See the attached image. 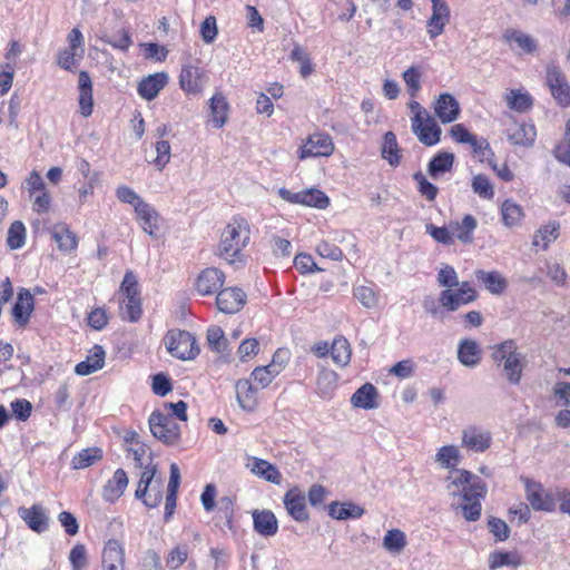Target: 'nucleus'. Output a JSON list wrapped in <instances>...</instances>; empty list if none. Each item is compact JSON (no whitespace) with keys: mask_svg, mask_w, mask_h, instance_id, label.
<instances>
[{"mask_svg":"<svg viewBox=\"0 0 570 570\" xmlns=\"http://www.w3.org/2000/svg\"><path fill=\"white\" fill-rule=\"evenodd\" d=\"M102 458V451L99 448H87L77 453L72 460L71 465L76 470L86 469Z\"/></svg>","mask_w":570,"mask_h":570,"instance_id":"nucleus-46","label":"nucleus"},{"mask_svg":"<svg viewBox=\"0 0 570 570\" xmlns=\"http://www.w3.org/2000/svg\"><path fill=\"white\" fill-rule=\"evenodd\" d=\"M72 570H83L88 566V553L85 544L77 543L69 553Z\"/></svg>","mask_w":570,"mask_h":570,"instance_id":"nucleus-58","label":"nucleus"},{"mask_svg":"<svg viewBox=\"0 0 570 570\" xmlns=\"http://www.w3.org/2000/svg\"><path fill=\"white\" fill-rule=\"evenodd\" d=\"M245 293L235 287L225 288L218 292L216 297L217 307L226 314L238 312L245 303Z\"/></svg>","mask_w":570,"mask_h":570,"instance_id":"nucleus-19","label":"nucleus"},{"mask_svg":"<svg viewBox=\"0 0 570 570\" xmlns=\"http://www.w3.org/2000/svg\"><path fill=\"white\" fill-rule=\"evenodd\" d=\"M472 190L479 197L483 199H492L494 196V189L490 179L484 175H476L472 179Z\"/></svg>","mask_w":570,"mask_h":570,"instance_id":"nucleus-56","label":"nucleus"},{"mask_svg":"<svg viewBox=\"0 0 570 570\" xmlns=\"http://www.w3.org/2000/svg\"><path fill=\"white\" fill-rule=\"evenodd\" d=\"M454 240L458 239L463 244H471L473 235L478 227V220L474 216L464 215L461 222L452 220L449 223Z\"/></svg>","mask_w":570,"mask_h":570,"instance_id":"nucleus-26","label":"nucleus"},{"mask_svg":"<svg viewBox=\"0 0 570 570\" xmlns=\"http://www.w3.org/2000/svg\"><path fill=\"white\" fill-rule=\"evenodd\" d=\"M121 317L129 322H137L141 315V304L139 297L124 298L120 305Z\"/></svg>","mask_w":570,"mask_h":570,"instance_id":"nucleus-52","label":"nucleus"},{"mask_svg":"<svg viewBox=\"0 0 570 570\" xmlns=\"http://www.w3.org/2000/svg\"><path fill=\"white\" fill-rule=\"evenodd\" d=\"M287 513L297 522H305L309 514L306 508V497L298 489L288 490L283 499Z\"/></svg>","mask_w":570,"mask_h":570,"instance_id":"nucleus-16","label":"nucleus"},{"mask_svg":"<svg viewBox=\"0 0 570 570\" xmlns=\"http://www.w3.org/2000/svg\"><path fill=\"white\" fill-rule=\"evenodd\" d=\"M116 196L121 203L131 205L134 210L137 209L138 205L145 203V200L128 186H119L116 189Z\"/></svg>","mask_w":570,"mask_h":570,"instance_id":"nucleus-62","label":"nucleus"},{"mask_svg":"<svg viewBox=\"0 0 570 570\" xmlns=\"http://www.w3.org/2000/svg\"><path fill=\"white\" fill-rule=\"evenodd\" d=\"M225 275L215 267L204 269L196 279V291L198 294L206 296L215 294L224 284Z\"/></svg>","mask_w":570,"mask_h":570,"instance_id":"nucleus-17","label":"nucleus"},{"mask_svg":"<svg viewBox=\"0 0 570 570\" xmlns=\"http://www.w3.org/2000/svg\"><path fill=\"white\" fill-rule=\"evenodd\" d=\"M522 207L511 199H507L501 205V216L504 226L514 227L518 226L523 218Z\"/></svg>","mask_w":570,"mask_h":570,"instance_id":"nucleus-44","label":"nucleus"},{"mask_svg":"<svg viewBox=\"0 0 570 570\" xmlns=\"http://www.w3.org/2000/svg\"><path fill=\"white\" fill-rule=\"evenodd\" d=\"M128 485V476L125 470L117 469L111 479L107 481L102 489V498L107 502L117 501L125 492Z\"/></svg>","mask_w":570,"mask_h":570,"instance_id":"nucleus-25","label":"nucleus"},{"mask_svg":"<svg viewBox=\"0 0 570 570\" xmlns=\"http://www.w3.org/2000/svg\"><path fill=\"white\" fill-rule=\"evenodd\" d=\"M454 163V155L451 153H440L429 164V174L436 178L438 176L450 171Z\"/></svg>","mask_w":570,"mask_h":570,"instance_id":"nucleus-48","label":"nucleus"},{"mask_svg":"<svg viewBox=\"0 0 570 570\" xmlns=\"http://www.w3.org/2000/svg\"><path fill=\"white\" fill-rule=\"evenodd\" d=\"M106 353L100 345H95L90 351L87 358L78 363L75 367V372L78 375L85 376L97 372L105 365Z\"/></svg>","mask_w":570,"mask_h":570,"instance_id":"nucleus-30","label":"nucleus"},{"mask_svg":"<svg viewBox=\"0 0 570 570\" xmlns=\"http://www.w3.org/2000/svg\"><path fill=\"white\" fill-rule=\"evenodd\" d=\"M364 512H365V510L361 505H358L352 501H346V502L334 501L328 504V515L332 519L340 520V521L347 520V519H358L364 514Z\"/></svg>","mask_w":570,"mask_h":570,"instance_id":"nucleus-32","label":"nucleus"},{"mask_svg":"<svg viewBox=\"0 0 570 570\" xmlns=\"http://www.w3.org/2000/svg\"><path fill=\"white\" fill-rule=\"evenodd\" d=\"M136 218L141 228L150 236L155 237L159 229L160 216L157 210L148 203L138 205L135 210Z\"/></svg>","mask_w":570,"mask_h":570,"instance_id":"nucleus-23","label":"nucleus"},{"mask_svg":"<svg viewBox=\"0 0 570 570\" xmlns=\"http://www.w3.org/2000/svg\"><path fill=\"white\" fill-rule=\"evenodd\" d=\"M470 146L472 147L474 156L479 158L480 161L492 164L494 154L485 139H478L475 137V142H472Z\"/></svg>","mask_w":570,"mask_h":570,"instance_id":"nucleus-63","label":"nucleus"},{"mask_svg":"<svg viewBox=\"0 0 570 570\" xmlns=\"http://www.w3.org/2000/svg\"><path fill=\"white\" fill-rule=\"evenodd\" d=\"M187 558V548L178 546L168 552L166 557V566L169 569L176 570L186 562Z\"/></svg>","mask_w":570,"mask_h":570,"instance_id":"nucleus-64","label":"nucleus"},{"mask_svg":"<svg viewBox=\"0 0 570 570\" xmlns=\"http://www.w3.org/2000/svg\"><path fill=\"white\" fill-rule=\"evenodd\" d=\"M302 198V206L325 209L330 205V198L317 188L304 189Z\"/></svg>","mask_w":570,"mask_h":570,"instance_id":"nucleus-50","label":"nucleus"},{"mask_svg":"<svg viewBox=\"0 0 570 570\" xmlns=\"http://www.w3.org/2000/svg\"><path fill=\"white\" fill-rule=\"evenodd\" d=\"M458 360L466 367H475L481 360L479 344L470 338L462 340L458 346Z\"/></svg>","mask_w":570,"mask_h":570,"instance_id":"nucleus-33","label":"nucleus"},{"mask_svg":"<svg viewBox=\"0 0 570 570\" xmlns=\"http://www.w3.org/2000/svg\"><path fill=\"white\" fill-rule=\"evenodd\" d=\"M475 277L484 287L494 295L502 294L507 286V279L497 271L487 272L483 269L475 271Z\"/></svg>","mask_w":570,"mask_h":570,"instance_id":"nucleus-36","label":"nucleus"},{"mask_svg":"<svg viewBox=\"0 0 570 570\" xmlns=\"http://www.w3.org/2000/svg\"><path fill=\"white\" fill-rule=\"evenodd\" d=\"M381 156L391 166H399L401 163V149L399 147L396 136L393 131H387L383 136V142L381 147Z\"/></svg>","mask_w":570,"mask_h":570,"instance_id":"nucleus-40","label":"nucleus"},{"mask_svg":"<svg viewBox=\"0 0 570 570\" xmlns=\"http://www.w3.org/2000/svg\"><path fill=\"white\" fill-rule=\"evenodd\" d=\"M208 82L206 71L193 63H185L179 75V86L187 95H199Z\"/></svg>","mask_w":570,"mask_h":570,"instance_id":"nucleus-8","label":"nucleus"},{"mask_svg":"<svg viewBox=\"0 0 570 570\" xmlns=\"http://www.w3.org/2000/svg\"><path fill=\"white\" fill-rule=\"evenodd\" d=\"M510 49L519 55H531L538 50L537 40L518 29H507L502 36Z\"/></svg>","mask_w":570,"mask_h":570,"instance_id":"nucleus-12","label":"nucleus"},{"mask_svg":"<svg viewBox=\"0 0 570 570\" xmlns=\"http://www.w3.org/2000/svg\"><path fill=\"white\" fill-rule=\"evenodd\" d=\"M449 495L458 498L462 503L458 505L468 521H476L481 515V500L484 499L488 488L484 481L468 470H458L446 478Z\"/></svg>","mask_w":570,"mask_h":570,"instance_id":"nucleus-1","label":"nucleus"},{"mask_svg":"<svg viewBox=\"0 0 570 570\" xmlns=\"http://www.w3.org/2000/svg\"><path fill=\"white\" fill-rule=\"evenodd\" d=\"M492 358L502 364L503 372L511 384L520 383L525 356L518 350L513 340H507L494 346Z\"/></svg>","mask_w":570,"mask_h":570,"instance_id":"nucleus-3","label":"nucleus"},{"mask_svg":"<svg viewBox=\"0 0 570 570\" xmlns=\"http://www.w3.org/2000/svg\"><path fill=\"white\" fill-rule=\"evenodd\" d=\"M276 376V373L271 367H268V365H265L255 367L248 380H250L257 387L263 390L266 389Z\"/></svg>","mask_w":570,"mask_h":570,"instance_id":"nucleus-55","label":"nucleus"},{"mask_svg":"<svg viewBox=\"0 0 570 570\" xmlns=\"http://www.w3.org/2000/svg\"><path fill=\"white\" fill-rule=\"evenodd\" d=\"M338 375L333 370H323L320 372L316 381L317 394L323 399H331L337 387Z\"/></svg>","mask_w":570,"mask_h":570,"instance_id":"nucleus-42","label":"nucleus"},{"mask_svg":"<svg viewBox=\"0 0 570 570\" xmlns=\"http://www.w3.org/2000/svg\"><path fill=\"white\" fill-rule=\"evenodd\" d=\"M402 79L405 82L407 94L411 98H415L422 89L421 79L422 70L419 66H411L402 73Z\"/></svg>","mask_w":570,"mask_h":570,"instance_id":"nucleus-47","label":"nucleus"},{"mask_svg":"<svg viewBox=\"0 0 570 570\" xmlns=\"http://www.w3.org/2000/svg\"><path fill=\"white\" fill-rule=\"evenodd\" d=\"M254 530L264 537H273L278 531V522L271 510H255L253 512Z\"/></svg>","mask_w":570,"mask_h":570,"instance_id":"nucleus-28","label":"nucleus"},{"mask_svg":"<svg viewBox=\"0 0 570 570\" xmlns=\"http://www.w3.org/2000/svg\"><path fill=\"white\" fill-rule=\"evenodd\" d=\"M434 111L441 122L450 124L459 118L460 105L453 95L444 92L436 98Z\"/></svg>","mask_w":570,"mask_h":570,"instance_id":"nucleus-18","label":"nucleus"},{"mask_svg":"<svg viewBox=\"0 0 570 570\" xmlns=\"http://www.w3.org/2000/svg\"><path fill=\"white\" fill-rule=\"evenodd\" d=\"M334 151V144L326 134H313L299 148V158L328 157Z\"/></svg>","mask_w":570,"mask_h":570,"instance_id":"nucleus-10","label":"nucleus"},{"mask_svg":"<svg viewBox=\"0 0 570 570\" xmlns=\"http://www.w3.org/2000/svg\"><path fill=\"white\" fill-rule=\"evenodd\" d=\"M520 558L514 552H493L489 557V567L491 570H495L498 568L504 566H519Z\"/></svg>","mask_w":570,"mask_h":570,"instance_id":"nucleus-54","label":"nucleus"},{"mask_svg":"<svg viewBox=\"0 0 570 570\" xmlns=\"http://www.w3.org/2000/svg\"><path fill=\"white\" fill-rule=\"evenodd\" d=\"M207 342L212 350L223 352L227 346V340L219 326H212L207 331Z\"/></svg>","mask_w":570,"mask_h":570,"instance_id":"nucleus-60","label":"nucleus"},{"mask_svg":"<svg viewBox=\"0 0 570 570\" xmlns=\"http://www.w3.org/2000/svg\"><path fill=\"white\" fill-rule=\"evenodd\" d=\"M425 230L438 243L443 245L454 244V236L451 233L450 225L438 227L433 224H426Z\"/></svg>","mask_w":570,"mask_h":570,"instance_id":"nucleus-57","label":"nucleus"},{"mask_svg":"<svg viewBox=\"0 0 570 570\" xmlns=\"http://www.w3.org/2000/svg\"><path fill=\"white\" fill-rule=\"evenodd\" d=\"M236 399L239 406L247 412H253L257 402V392L261 390L250 380L243 379L238 380L235 384Z\"/></svg>","mask_w":570,"mask_h":570,"instance_id":"nucleus-21","label":"nucleus"},{"mask_svg":"<svg viewBox=\"0 0 570 570\" xmlns=\"http://www.w3.org/2000/svg\"><path fill=\"white\" fill-rule=\"evenodd\" d=\"M153 435L165 444L171 445L180 438V428L168 414L155 411L149 416Z\"/></svg>","mask_w":570,"mask_h":570,"instance_id":"nucleus-6","label":"nucleus"},{"mask_svg":"<svg viewBox=\"0 0 570 570\" xmlns=\"http://www.w3.org/2000/svg\"><path fill=\"white\" fill-rule=\"evenodd\" d=\"M250 240V227L247 219L233 217L220 235L219 256L230 264L244 262V248Z\"/></svg>","mask_w":570,"mask_h":570,"instance_id":"nucleus-2","label":"nucleus"},{"mask_svg":"<svg viewBox=\"0 0 570 570\" xmlns=\"http://www.w3.org/2000/svg\"><path fill=\"white\" fill-rule=\"evenodd\" d=\"M504 100L510 109L517 111H525L530 108L532 101L531 97L517 89H511L505 94Z\"/></svg>","mask_w":570,"mask_h":570,"instance_id":"nucleus-49","label":"nucleus"},{"mask_svg":"<svg viewBox=\"0 0 570 570\" xmlns=\"http://www.w3.org/2000/svg\"><path fill=\"white\" fill-rule=\"evenodd\" d=\"M18 514L35 532L41 533L48 529V517L43 507L39 503L30 508H19Z\"/></svg>","mask_w":570,"mask_h":570,"instance_id":"nucleus-20","label":"nucleus"},{"mask_svg":"<svg viewBox=\"0 0 570 570\" xmlns=\"http://www.w3.org/2000/svg\"><path fill=\"white\" fill-rule=\"evenodd\" d=\"M351 355L352 348L348 341L343 336L335 337L331 345L333 362L338 366L345 367L351 361Z\"/></svg>","mask_w":570,"mask_h":570,"instance_id":"nucleus-43","label":"nucleus"},{"mask_svg":"<svg viewBox=\"0 0 570 570\" xmlns=\"http://www.w3.org/2000/svg\"><path fill=\"white\" fill-rule=\"evenodd\" d=\"M432 14L428 20V33L434 39L444 31V27L450 21V8L445 0H431Z\"/></svg>","mask_w":570,"mask_h":570,"instance_id":"nucleus-15","label":"nucleus"},{"mask_svg":"<svg viewBox=\"0 0 570 570\" xmlns=\"http://www.w3.org/2000/svg\"><path fill=\"white\" fill-rule=\"evenodd\" d=\"M476 291L469 282H462L458 289H443L440 293L439 302L449 312H454L463 305L476 299Z\"/></svg>","mask_w":570,"mask_h":570,"instance_id":"nucleus-7","label":"nucleus"},{"mask_svg":"<svg viewBox=\"0 0 570 570\" xmlns=\"http://www.w3.org/2000/svg\"><path fill=\"white\" fill-rule=\"evenodd\" d=\"M210 118L209 122L214 128H222L227 119L228 104L226 98L220 94H216L210 98Z\"/></svg>","mask_w":570,"mask_h":570,"instance_id":"nucleus-39","label":"nucleus"},{"mask_svg":"<svg viewBox=\"0 0 570 570\" xmlns=\"http://www.w3.org/2000/svg\"><path fill=\"white\" fill-rule=\"evenodd\" d=\"M102 570H125V548L116 539H109L102 549Z\"/></svg>","mask_w":570,"mask_h":570,"instance_id":"nucleus-14","label":"nucleus"},{"mask_svg":"<svg viewBox=\"0 0 570 570\" xmlns=\"http://www.w3.org/2000/svg\"><path fill=\"white\" fill-rule=\"evenodd\" d=\"M434 460L442 469L451 470L450 475H452L459 470L456 466L461 463L462 456L459 448L450 444L439 448Z\"/></svg>","mask_w":570,"mask_h":570,"instance_id":"nucleus-34","label":"nucleus"},{"mask_svg":"<svg viewBox=\"0 0 570 570\" xmlns=\"http://www.w3.org/2000/svg\"><path fill=\"white\" fill-rule=\"evenodd\" d=\"M492 442L489 431L478 426H468L462 431V446L469 451L481 453L488 450Z\"/></svg>","mask_w":570,"mask_h":570,"instance_id":"nucleus-13","label":"nucleus"},{"mask_svg":"<svg viewBox=\"0 0 570 570\" xmlns=\"http://www.w3.org/2000/svg\"><path fill=\"white\" fill-rule=\"evenodd\" d=\"M26 243V227L22 222H13L8 230L7 244L11 249H19Z\"/></svg>","mask_w":570,"mask_h":570,"instance_id":"nucleus-51","label":"nucleus"},{"mask_svg":"<svg viewBox=\"0 0 570 570\" xmlns=\"http://www.w3.org/2000/svg\"><path fill=\"white\" fill-rule=\"evenodd\" d=\"M51 236L58 248L63 252H72L78 246V238L66 224H57L52 227Z\"/></svg>","mask_w":570,"mask_h":570,"instance_id":"nucleus-38","label":"nucleus"},{"mask_svg":"<svg viewBox=\"0 0 570 570\" xmlns=\"http://www.w3.org/2000/svg\"><path fill=\"white\" fill-rule=\"evenodd\" d=\"M547 83L559 105L563 107L570 105V86L558 67L548 66Z\"/></svg>","mask_w":570,"mask_h":570,"instance_id":"nucleus-11","label":"nucleus"},{"mask_svg":"<svg viewBox=\"0 0 570 570\" xmlns=\"http://www.w3.org/2000/svg\"><path fill=\"white\" fill-rule=\"evenodd\" d=\"M168 353L179 360H194L199 354V347L194 335L184 330H170L164 337Z\"/></svg>","mask_w":570,"mask_h":570,"instance_id":"nucleus-4","label":"nucleus"},{"mask_svg":"<svg viewBox=\"0 0 570 570\" xmlns=\"http://www.w3.org/2000/svg\"><path fill=\"white\" fill-rule=\"evenodd\" d=\"M537 136L535 127L532 124L514 122L508 129V139L511 144L522 147H530Z\"/></svg>","mask_w":570,"mask_h":570,"instance_id":"nucleus-27","label":"nucleus"},{"mask_svg":"<svg viewBox=\"0 0 570 570\" xmlns=\"http://www.w3.org/2000/svg\"><path fill=\"white\" fill-rule=\"evenodd\" d=\"M33 309V296L27 289H21L12 308V315L20 325L28 323Z\"/></svg>","mask_w":570,"mask_h":570,"instance_id":"nucleus-35","label":"nucleus"},{"mask_svg":"<svg viewBox=\"0 0 570 570\" xmlns=\"http://www.w3.org/2000/svg\"><path fill=\"white\" fill-rule=\"evenodd\" d=\"M79 109L83 117H89L94 110L92 82L87 71H80L78 78Z\"/></svg>","mask_w":570,"mask_h":570,"instance_id":"nucleus-22","label":"nucleus"},{"mask_svg":"<svg viewBox=\"0 0 570 570\" xmlns=\"http://www.w3.org/2000/svg\"><path fill=\"white\" fill-rule=\"evenodd\" d=\"M412 131L417 139L426 145L434 146L440 141L441 128L438 126L435 120L430 116L419 121V127H412Z\"/></svg>","mask_w":570,"mask_h":570,"instance_id":"nucleus-24","label":"nucleus"},{"mask_svg":"<svg viewBox=\"0 0 570 570\" xmlns=\"http://www.w3.org/2000/svg\"><path fill=\"white\" fill-rule=\"evenodd\" d=\"M382 546L390 553L399 554L406 546V535L400 529L387 530L383 538Z\"/></svg>","mask_w":570,"mask_h":570,"instance_id":"nucleus-45","label":"nucleus"},{"mask_svg":"<svg viewBox=\"0 0 570 570\" xmlns=\"http://www.w3.org/2000/svg\"><path fill=\"white\" fill-rule=\"evenodd\" d=\"M168 76L165 72H157L144 78L138 85V94L146 100L155 99L166 86Z\"/></svg>","mask_w":570,"mask_h":570,"instance_id":"nucleus-29","label":"nucleus"},{"mask_svg":"<svg viewBox=\"0 0 570 570\" xmlns=\"http://www.w3.org/2000/svg\"><path fill=\"white\" fill-rule=\"evenodd\" d=\"M525 488V498L535 511L552 512L556 509L554 497L544 491L541 483L531 479H522Z\"/></svg>","mask_w":570,"mask_h":570,"instance_id":"nucleus-9","label":"nucleus"},{"mask_svg":"<svg viewBox=\"0 0 570 570\" xmlns=\"http://www.w3.org/2000/svg\"><path fill=\"white\" fill-rule=\"evenodd\" d=\"M23 187L27 189L32 210L38 214L49 212L51 207V197L46 188L43 178L37 170H32L24 179Z\"/></svg>","mask_w":570,"mask_h":570,"instance_id":"nucleus-5","label":"nucleus"},{"mask_svg":"<svg viewBox=\"0 0 570 570\" xmlns=\"http://www.w3.org/2000/svg\"><path fill=\"white\" fill-rule=\"evenodd\" d=\"M250 472L271 483L279 484L282 482V473L278 469L266 460L253 458L248 465Z\"/></svg>","mask_w":570,"mask_h":570,"instance_id":"nucleus-37","label":"nucleus"},{"mask_svg":"<svg viewBox=\"0 0 570 570\" xmlns=\"http://www.w3.org/2000/svg\"><path fill=\"white\" fill-rule=\"evenodd\" d=\"M355 298L366 308H373L377 304V295L370 286H357L353 292Z\"/></svg>","mask_w":570,"mask_h":570,"instance_id":"nucleus-59","label":"nucleus"},{"mask_svg":"<svg viewBox=\"0 0 570 570\" xmlns=\"http://www.w3.org/2000/svg\"><path fill=\"white\" fill-rule=\"evenodd\" d=\"M559 228L556 222L541 226L533 235L532 245L546 250L559 237Z\"/></svg>","mask_w":570,"mask_h":570,"instance_id":"nucleus-41","label":"nucleus"},{"mask_svg":"<svg viewBox=\"0 0 570 570\" xmlns=\"http://www.w3.org/2000/svg\"><path fill=\"white\" fill-rule=\"evenodd\" d=\"M438 284L441 287H445V289H452L453 287L459 286V276L455 269L448 264H441L438 272Z\"/></svg>","mask_w":570,"mask_h":570,"instance_id":"nucleus-53","label":"nucleus"},{"mask_svg":"<svg viewBox=\"0 0 570 570\" xmlns=\"http://www.w3.org/2000/svg\"><path fill=\"white\" fill-rule=\"evenodd\" d=\"M377 396L376 387L371 383H365L353 393L351 403L354 407L372 410L379 406Z\"/></svg>","mask_w":570,"mask_h":570,"instance_id":"nucleus-31","label":"nucleus"},{"mask_svg":"<svg viewBox=\"0 0 570 570\" xmlns=\"http://www.w3.org/2000/svg\"><path fill=\"white\" fill-rule=\"evenodd\" d=\"M315 250L323 258H328L332 261H342L344 256L342 249L328 240H321L316 245Z\"/></svg>","mask_w":570,"mask_h":570,"instance_id":"nucleus-61","label":"nucleus"}]
</instances>
